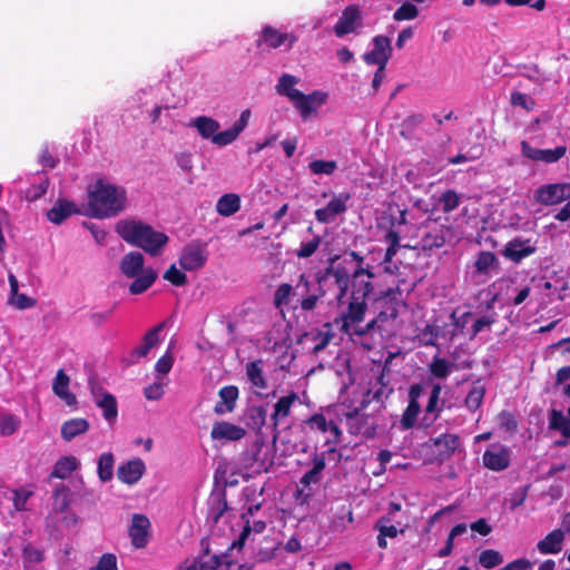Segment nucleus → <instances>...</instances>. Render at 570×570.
<instances>
[{"label": "nucleus", "instance_id": "22", "mask_svg": "<svg viewBox=\"0 0 570 570\" xmlns=\"http://www.w3.org/2000/svg\"><path fill=\"white\" fill-rule=\"evenodd\" d=\"M326 98L327 94L322 91H314L309 95H305L299 91L298 97L293 101V105L299 111L302 118L306 119L326 101Z\"/></svg>", "mask_w": 570, "mask_h": 570}, {"label": "nucleus", "instance_id": "48", "mask_svg": "<svg viewBox=\"0 0 570 570\" xmlns=\"http://www.w3.org/2000/svg\"><path fill=\"white\" fill-rule=\"evenodd\" d=\"M424 117L421 114H414L406 117L400 125V135L402 138L410 140L414 137L416 128L422 124Z\"/></svg>", "mask_w": 570, "mask_h": 570}, {"label": "nucleus", "instance_id": "27", "mask_svg": "<svg viewBox=\"0 0 570 570\" xmlns=\"http://www.w3.org/2000/svg\"><path fill=\"white\" fill-rule=\"evenodd\" d=\"M246 435L245 429L230 422H217L214 424L210 436L213 440L238 441Z\"/></svg>", "mask_w": 570, "mask_h": 570}, {"label": "nucleus", "instance_id": "4", "mask_svg": "<svg viewBox=\"0 0 570 570\" xmlns=\"http://www.w3.org/2000/svg\"><path fill=\"white\" fill-rule=\"evenodd\" d=\"M145 258L140 252H129L120 261V271L127 278H134L129 293L138 295L146 292L157 279L153 267H144Z\"/></svg>", "mask_w": 570, "mask_h": 570}, {"label": "nucleus", "instance_id": "26", "mask_svg": "<svg viewBox=\"0 0 570 570\" xmlns=\"http://www.w3.org/2000/svg\"><path fill=\"white\" fill-rule=\"evenodd\" d=\"M296 401H298L297 393L291 391L287 395L279 397L274 404V411L271 415L274 438L278 434L279 420L287 417L291 414V409Z\"/></svg>", "mask_w": 570, "mask_h": 570}, {"label": "nucleus", "instance_id": "36", "mask_svg": "<svg viewBox=\"0 0 570 570\" xmlns=\"http://www.w3.org/2000/svg\"><path fill=\"white\" fill-rule=\"evenodd\" d=\"M263 360L258 358L246 364V376L253 386L259 390L267 389V382L263 374Z\"/></svg>", "mask_w": 570, "mask_h": 570}, {"label": "nucleus", "instance_id": "29", "mask_svg": "<svg viewBox=\"0 0 570 570\" xmlns=\"http://www.w3.org/2000/svg\"><path fill=\"white\" fill-rule=\"evenodd\" d=\"M70 377L66 374L65 370L60 368L53 379L52 391L53 393L71 406L77 403L76 395L69 391Z\"/></svg>", "mask_w": 570, "mask_h": 570}, {"label": "nucleus", "instance_id": "47", "mask_svg": "<svg viewBox=\"0 0 570 570\" xmlns=\"http://www.w3.org/2000/svg\"><path fill=\"white\" fill-rule=\"evenodd\" d=\"M21 425V420L18 415L12 413H0V434L10 436L14 434Z\"/></svg>", "mask_w": 570, "mask_h": 570}, {"label": "nucleus", "instance_id": "35", "mask_svg": "<svg viewBox=\"0 0 570 570\" xmlns=\"http://www.w3.org/2000/svg\"><path fill=\"white\" fill-rule=\"evenodd\" d=\"M298 82L299 78L296 76L284 73L278 79L276 91L281 96L287 97L293 102L299 94V90L295 88Z\"/></svg>", "mask_w": 570, "mask_h": 570}, {"label": "nucleus", "instance_id": "54", "mask_svg": "<svg viewBox=\"0 0 570 570\" xmlns=\"http://www.w3.org/2000/svg\"><path fill=\"white\" fill-rule=\"evenodd\" d=\"M390 517H381L376 523L375 529L385 538L394 539L399 533H403L404 530H399L395 525L389 524L391 522Z\"/></svg>", "mask_w": 570, "mask_h": 570}, {"label": "nucleus", "instance_id": "20", "mask_svg": "<svg viewBox=\"0 0 570 570\" xmlns=\"http://www.w3.org/2000/svg\"><path fill=\"white\" fill-rule=\"evenodd\" d=\"M451 228L444 225H433L422 236L420 247L423 252H431L436 248H441L451 236Z\"/></svg>", "mask_w": 570, "mask_h": 570}, {"label": "nucleus", "instance_id": "15", "mask_svg": "<svg viewBox=\"0 0 570 570\" xmlns=\"http://www.w3.org/2000/svg\"><path fill=\"white\" fill-rule=\"evenodd\" d=\"M350 198L348 193H341L338 196H335L325 207L315 210L316 220L321 224L332 223L337 215L346 212Z\"/></svg>", "mask_w": 570, "mask_h": 570}, {"label": "nucleus", "instance_id": "52", "mask_svg": "<svg viewBox=\"0 0 570 570\" xmlns=\"http://www.w3.org/2000/svg\"><path fill=\"white\" fill-rule=\"evenodd\" d=\"M308 168L314 175H332L337 168V163L335 160L316 159L308 164Z\"/></svg>", "mask_w": 570, "mask_h": 570}, {"label": "nucleus", "instance_id": "1", "mask_svg": "<svg viewBox=\"0 0 570 570\" xmlns=\"http://www.w3.org/2000/svg\"><path fill=\"white\" fill-rule=\"evenodd\" d=\"M127 203L125 188L99 178L88 187V214L96 218H108L121 213Z\"/></svg>", "mask_w": 570, "mask_h": 570}, {"label": "nucleus", "instance_id": "34", "mask_svg": "<svg viewBox=\"0 0 570 570\" xmlns=\"http://www.w3.org/2000/svg\"><path fill=\"white\" fill-rule=\"evenodd\" d=\"M89 430V422L82 417L70 419L61 425V438L65 441H71L76 436L86 433Z\"/></svg>", "mask_w": 570, "mask_h": 570}, {"label": "nucleus", "instance_id": "46", "mask_svg": "<svg viewBox=\"0 0 570 570\" xmlns=\"http://www.w3.org/2000/svg\"><path fill=\"white\" fill-rule=\"evenodd\" d=\"M198 560L200 561V568H203V570H216L223 563L228 568L233 566V561L227 560V554H223L222 557L217 554H209L208 546L205 549V554Z\"/></svg>", "mask_w": 570, "mask_h": 570}, {"label": "nucleus", "instance_id": "3", "mask_svg": "<svg viewBox=\"0 0 570 570\" xmlns=\"http://www.w3.org/2000/svg\"><path fill=\"white\" fill-rule=\"evenodd\" d=\"M312 283L305 273L298 276L297 284L293 287L288 283L281 284L274 292L273 304L276 308H282L289 302L291 295H301L298 306L303 312H312L316 308L321 298L326 295L323 284H317L314 292H311Z\"/></svg>", "mask_w": 570, "mask_h": 570}, {"label": "nucleus", "instance_id": "57", "mask_svg": "<svg viewBox=\"0 0 570 570\" xmlns=\"http://www.w3.org/2000/svg\"><path fill=\"white\" fill-rule=\"evenodd\" d=\"M322 243V237L315 235L311 240L302 243L299 248L296 250L298 258H308L315 254Z\"/></svg>", "mask_w": 570, "mask_h": 570}, {"label": "nucleus", "instance_id": "31", "mask_svg": "<svg viewBox=\"0 0 570 570\" xmlns=\"http://www.w3.org/2000/svg\"><path fill=\"white\" fill-rule=\"evenodd\" d=\"M165 324L160 323L150 328L142 337V343L132 350L131 356L136 360L146 357L150 350L159 342V334L164 330Z\"/></svg>", "mask_w": 570, "mask_h": 570}, {"label": "nucleus", "instance_id": "13", "mask_svg": "<svg viewBox=\"0 0 570 570\" xmlns=\"http://www.w3.org/2000/svg\"><path fill=\"white\" fill-rule=\"evenodd\" d=\"M401 295L402 292L397 286L381 292L376 302L386 305V308L381 311L375 317L381 325L390 318L395 320L397 317Z\"/></svg>", "mask_w": 570, "mask_h": 570}, {"label": "nucleus", "instance_id": "63", "mask_svg": "<svg viewBox=\"0 0 570 570\" xmlns=\"http://www.w3.org/2000/svg\"><path fill=\"white\" fill-rule=\"evenodd\" d=\"M439 334L433 325L428 324L419 334V341L425 346H435Z\"/></svg>", "mask_w": 570, "mask_h": 570}, {"label": "nucleus", "instance_id": "58", "mask_svg": "<svg viewBox=\"0 0 570 570\" xmlns=\"http://www.w3.org/2000/svg\"><path fill=\"white\" fill-rule=\"evenodd\" d=\"M22 558L24 562L38 563L43 560V551L32 543H27L22 548Z\"/></svg>", "mask_w": 570, "mask_h": 570}, {"label": "nucleus", "instance_id": "14", "mask_svg": "<svg viewBox=\"0 0 570 570\" xmlns=\"http://www.w3.org/2000/svg\"><path fill=\"white\" fill-rule=\"evenodd\" d=\"M472 266L475 276L492 277L502 271L500 259L491 250L478 252Z\"/></svg>", "mask_w": 570, "mask_h": 570}, {"label": "nucleus", "instance_id": "41", "mask_svg": "<svg viewBox=\"0 0 570 570\" xmlns=\"http://www.w3.org/2000/svg\"><path fill=\"white\" fill-rule=\"evenodd\" d=\"M485 395V387L483 384H481L480 380H478L472 389L469 391L464 404L466 409L471 412H475L480 409V406L483 403V399Z\"/></svg>", "mask_w": 570, "mask_h": 570}, {"label": "nucleus", "instance_id": "6", "mask_svg": "<svg viewBox=\"0 0 570 570\" xmlns=\"http://www.w3.org/2000/svg\"><path fill=\"white\" fill-rule=\"evenodd\" d=\"M297 37L294 33L282 32L272 26H265L256 40L257 48L262 50L278 49L283 46L286 50L293 48Z\"/></svg>", "mask_w": 570, "mask_h": 570}, {"label": "nucleus", "instance_id": "60", "mask_svg": "<svg viewBox=\"0 0 570 570\" xmlns=\"http://www.w3.org/2000/svg\"><path fill=\"white\" fill-rule=\"evenodd\" d=\"M48 186V178L42 179L39 184L30 186L26 190V199L28 202H36L47 193Z\"/></svg>", "mask_w": 570, "mask_h": 570}, {"label": "nucleus", "instance_id": "45", "mask_svg": "<svg viewBox=\"0 0 570 570\" xmlns=\"http://www.w3.org/2000/svg\"><path fill=\"white\" fill-rule=\"evenodd\" d=\"M454 367L455 365L452 362L439 356H434L432 362L429 364L431 375L436 379L448 377Z\"/></svg>", "mask_w": 570, "mask_h": 570}, {"label": "nucleus", "instance_id": "43", "mask_svg": "<svg viewBox=\"0 0 570 570\" xmlns=\"http://www.w3.org/2000/svg\"><path fill=\"white\" fill-rule=\"evenodd\" d=\"M377 383L380 384V387L374 391L372 397H370L372 393L371 390H367L364 399L361 402V409H366L372 401L383 402V400L387 399L389 395L393 392V390L389 389L384 382V374L379 376Z\"/></svg>", "mask_w": 570, "mask_h": 570}, {"label": "nucleus", "instance_id": "30", "mask_svg": "<svg viewBox=\"0 0 570 570\" xmlns=\"http://www.w3.org/2000/svg\"><path fill=\"white\" fill-rule=\"evenodd\" d=\"M218 395L220 401L216 403L214 407V412L218 415H222L227 412H233L236 405V401L239 396V392L237 386L235 385H226L223 386Z\"/></svg>", "mask_w": 570, "mask_h": 570}, {"label": "nucleus", "instance_id": "38", "mask_svg": "<svg viewBox=\"0 0 570 570\" xmlns=\"http://www.w3.org/2000/svg\"><path fill=\"white\" fill-rule=\"evenodd\" d=\"M240 208V197L237 194L229 193L223 195L216 204V210L219 215L228 217L237 213Z\"/></svg>", "mask_w": 570, "mask_h": 570}, {"label": "nucleus", "instance_id": "37", "mask_svg": "<svg viewBox=\"0 0 570 570\" xmlns=\"http://www.w3.org/2000/svg\"><path fill=\"white\" fill-rule=\"evenodd\" d=\"M193 126L197 129L202 138L210 139L216 136L220 125L214 118L207 116H199L193 120Z\"/></svg>", "mask_w": 570, "mask_h": 570}, {"label": "nucleus", "instance_id": "55", "mask_svg": "<svg viewBox=\"0 0 570 570\" xmlns=\"http://www.w3.org/2000/svg\"><path fill=\"white\" fill-rule=\"evenodd\" d=\"M440 204L444 213H450L459 207L460 196L453 189L445 190L440 197Z\"/></svg>", "mask_w": 570, "mask_h": 570}, {"label": "nucleus", "instance_id": "33", "mask_svg": "<svg viewBox=\"0 0 570 570\" xmlns=\"http://www.w3.org/2000/svg\"><path fill=\"white\" fill-rule=\"evenodd\" d=\"M76 213H78V209L72 202L59 199L56 205L48 210L47 218L51 223L59 225Z\"/></svg>", "mask_w": 570, "mask_h": 570}, {"label": "nucleus", "instance_id": "32", "mask_svg": "<svg viewBox=\"0 0 570 570\" xmlns=\"http://www.w3.org/2000/svg\"><path fill=\"white\" fill-rule=\"evenodd\" d=\"M312 469L305 472L299 480V483L303 487H309L311 484H316L321 481L322 472L326 466L325 453L314 452L312 455Z\"/></svg>", "mask_w": 570, "mask_h": 570}, {"label": "nucleus", "instance_id": "28", "mask_svg": "<svg viewBox=\"0 0 570 570\" xmlns=\"http://www.w3.org/2000/svg\"><path fill=\"white\" fill-rule=\"evenodd\" d=\"M566 532L561 529H554L537 543V549L541 554H557L562 551Z\"/></svg>", "mask_w": 570, "mask_h": 570}, {"label": "nucleus", "instance_id": "21", "mask_svg": "<svg viewBox=\"0 0 570 570\" xmlns=\"http://www.w3.org/2000/svg\"><path fill=\"white\" fill-rule=\"evenodd\" d=\"M483 465L491 471H503L511 462V450L507 446L488 449L482 455Z\"/></svg>", "mask_w": 570, "mask_h": 570}, {"label": "nucleus", "instance_id": "10", "mask_svg": "<svg viewBox=\"0 0 570 570\" xmlns=\"http://www.w3.org/2000/svg\"><path fill=\"white\" fill-rule=\"evenodd\" d=\"M373 49L363 55V60L366 65L386 66L393 48L391 39L386 36H375L372 40Z\"/></svg>", "mask_w": 570, "mask_h": 570}, {"label": "nucleus", "instance_id": "56", "mask_svg": "<svg viewBox=\"0 0 570 570\" xmlns=\"http://www.w3.org/2000/svg\"><path fill=\"white\" fill-rule=\"evenodd\" d=\"M567 153L566 146H557L553 149H540L539 161L552 164L560 160Z\"/></svg>", "mask_w": 570, "mask_h": 570}, {"label": "nucleus", "instance_id": "24", "mask_svg": "<svg viewBox=\"0 0 570 570\" xmlns=\"http://www.w3.org/2000/svg\"><path fill=\"white\" fill-rule=\"evenodd\" d=\"M145 472L146 465L144 461L139 458H136L119 465L117 470V476L120 482L132 485L141 479Z\"/></svg>", "mask_w": 570, "mask_h": 570}, {"label": "nucleus", "instance_id": "2", "mask_svg": "<svg viewBox=\"0 0 570 570\" xmlns=\"http://www.w3.org/2000/svg\"><path fill=\"white\" fill-rule=\"evenodd\" d=\"M118 235L128 244L141 248L150 256H158L169 238L151 225L136 219H126L117 224Z\"/></svg>", "mask_w": 570, "mask_h": 570}, {"label": "nucleus", "instance_id": "8", "mask_svg": "<svg viewBox=\"0 0 570 570\" xmlns=\"http://www.w3.org/2000/svg\"><path fill=\"white\" fill-rule=\"evenodd\" d=\"M362 410L360 406L346 413L348 432L355 435H363L366 439H373L376 435L379 425L368 414L361 413Z\"/></svg>", "mask_w": 570, "mask_h": 570}, {"label": "nucleus", "instance_id": "12", "mask_svg": "<svg viewBox=\"0 0 570 570\" xmlns=\"http://www.w3.org/2000/svg\"><path fill=\"white\" fill-rule=\"evenodd\" d=\"M537 252L534 243L530 238L515 237L509 240L502 249L504 258L513 262L514 264L521 263L524 258L533 255Z\"/></svg>", "mask_w": 570, "mask_h": 570}, {"label": "nucleus", "instance_id": "16", "mask_svg": "<svg viewBox=\"0 0 570 570\" xmlns=\"http://www.w3.org/2000/svg\"><path fill=\"white\" fill-rule=\"evenodd\" d=\"M150 531V521L145 514L135 513L131 518V524L128 533L131 544L137 549H142L148 544Z\"/></svg>", "mask_w": 570, "mask_h": 570}, {"label": "nucleus", "instance_id": "59", "mask_svg": "<svg viewBox=\"0 0 570 570\" xmlns=\"http://www.w3.org/2000/svg\"><path fill=\"white\" fill-rule=\"evenodd\" d=\"M164 278L174 286H184L187 283V276L179 271L174 264L165 272Z\"/></svg>", "mask_w": 570, "mask_h": 570}, {"label": "nucleus", "instance_id": "18", "mask_svg": "<svg viewBox=\"0 0 570 570\" xmlns=\"http://www.w3.org/2000/svg\"><path fill=\"white\" fill-rule=\"evenodd\" d=\"M361 11L357 6H347L337 22L334 26V32L336 37L342 38L345 35L354 32L357 27L361 26Z\"/></svg>", "mask_w": 570, "mask_h": 570}, {"label": "nucleus", "instance_id": "5", "mask_svg": "<svg viewBox=\"0 0 570 570\" xmlns=\"http://www.w3.org/2000/svg\"><path fill=\"white\" fill-rule=\"evenodd\" d=\"M340 255H334L327 259V265L324 269L320 271L315 275L317 284H324L330 277L334 278V282L338 288L336 299L338 303L346 296L350 287L352 272L350 263L346 259L338 262Z\"/></svg>", "mask_w": 570, "mask_h": 570}, {"label": "nucleus", "instance_id": "19", "mask_svg": "<svg viewBox=\"0 0 570 570\" xmlns=\"http://www.w3.org/2000/svg\"><path fill=\"white\" fill-rule=\"evenodd\" d=\"M207 261L205 249L198 244H188L179 256V265L184 271H196L202 268Z\"/></svg>", "mask_w": 570, "mask_h": 570}, {"label": "nucleus", "instance_id": "23", "mask_svg": "<svg viewBox=\"0 0 570 570\" xmlns=\"http://www.w3.org/2000/svg\"><path fill=\"white\" fill-rule=\"evenodd\" d=\"M249 117H250L249 109L242 111L239 118L234 122V125L230 128H228L224 131H220V132L217 131L216 136L213 137V144H215L219 147L232 144L234 140L237 139L239 134L246 128Z\"/></svg>", "mask_w": 570, "mask_h": 570}, {"label": "nucleus", "instance_id": "61", "mask_svg": "<svg viewBox=\"0 0 570 570\" xmlns=\"http://www.w3.org/2000/svg\"><path fill=\"white\" fill-rule=\"evenodd\" d=\"M13 493V507L16 511H24L27 501L33 495V492L27 489H16Z\"/></svg>", "mask_w": 570, "mask_h": 570}, {"label": "nucleus", "instance_id": "51", "mask_svg": "<svg viewBox=\"0 0 570 570\" xmlns=\"http://www.w3.org/2000/svg\"><path fill=\"white\" fill-rule=\"evenodd\" d=\"M479 562L485 569H493L503 562V558L499 551L487 549L480 553Z\"/></svg>", "mask_w": 570, "mask_h": 570}, {"label": "nucleus", "instance_id": "7", "mask_svg": "<svg viewBox=\"0 0 570 570\" xmlns=\"http://www.w3.org/2000/svg\"><path fill=\"white\" fill-rule=\"evenodd\" d=\"M374 277L375 274L371 266H356L350 282V297L366 299L374 289Z\"/></svg>", "mask_w": 570, "mask_h": 570}, {"label": "nucleus", "instance_id": "11", "mask_svg": "<svg viewBox=\"0 0 570 570\" xmlns=\"http://www.w3.org/2000/svg\"><path fill=\"white\" fill-rule=\"evenodd\" d=\"M367 311L366 299L350 297L346 311L341 315V331L348 334L352 326L364 321Z\"/></svg>", "mask_w": 570, "mask_h": 570}, {"label": "nucleus", "instance_id": "53", "mask_svg": "<svg viewBox=\"0 0 570 570\" xmlns=\"http://www.w3.org/2000/svg\"><path fill=\"white\" fill-rule=\"evenodd\" d=\"M419 16V9L412 2L402 3L393 13L395 21L413 20Z\"/></svg>", "mask_w": 570, "mask_h": 570}, {"label": "nucleus", "instance_id": "44", "mask_svg": "<svg viewBox=\"0 0 570 570\" xmlns=\"http://www.w3.org/2000/svg\"><path fill=\"white\" fill-rule=\"evenodd\" d=\"M115 459L111 452L102 453L98 459V476L101 482H108L114 476Z\"/></svg>", "mask_w": 570, "mask_h": 570}, {"label": "nucleus", "instance_id": "40", "mask_svg": "<svg viewBox=\"0 0 570 570\" xmlns=\"http://www.w3.org/2000/svg\"><path fill=\"white\" fill-rule=\"evenodd\" d=\"M267 411L262 405H254L247 409L245 417L246 425L255 431H261L265 425Z\"/></svg>", "mask_w": 570, "mask_h": 570}, {"label": "nucleus", "instance_id": "25", "mask_svg": "<svg viewBox=\"0 0 570 570\" xmlns=\"http://www.w3.org/2000/svg\"><path fill=\"white\" fill-rule=\"evenodd\" d=\"M441 392H442L441 384H439V383L433 384L428 404L424 410L425 414L422 420V422L426 426L432 425L439 419L441 412L443 411L444 401H441Z\"/></svg>", "mask_w": 570, "mask_h": 570}, {"label": "nucleus", "instance_id": "39", "mask_svg": "<svg viewBox=\"0 0 570 570\" xmlns=\"http://www.w3.org/2000/svg\"><path fill=\"white\" fill-rule=\"evenodd\" d=\"M78 468L75 456H62L53 465L50 479H67Z\"/></svg>", "mask_w": 570, "mask_h": 570}, {"label": "nucleus", "instance_id": "42", "mask_svg": "<svg viewBox=\"0 0 570 570\" xmlns=\"http://www.w3.org/2000/svg\"><path fill=\"white\" fill-rule=\"evenodd\" d=\"M71 503V492L70 489L65 484H59L56 487L53 491V510L57 513L65 512Z\"/></svg>", "mask_w": 570, "mask_h": 570}, {"label": "nucleus", "instance_id": "49", "mask_svg": "<svg viewBox=\"0 0 570 570\" xmlns=\"http://www.w3.org/2000/svg\"><path fill=\"white\" fill-rule=\"evenodd\" d=\"M97 405L100 409H102L104 417L108 422H112L117 419V415H118L117 401L112 394H110V393L104 394L102 399L97 402Z\"/></svg>", "mask_w": 570, "mask_h": 570}, {"label": "nucleus", "instance_id": "62", "mask_svg": "<svg viewBox=\"0 0 570 570\" xmlns=\"http://www.w3.org/2000/svg\"><path fill=\"white\" fill-rule=\"evenodd\" d=\"M549 414H550V417H549V429L550 430L560 431L561 429L564 428L566 424H568L570 422V420L567 419L564 416V414L562 413V411H560V410L552 409V410H550Z\"/></svg>", "mask_w": 570, "mask_h": 570}, {"label": "nucleus", "instance_id": "9", "mask_svg": "<svg viewBox=\"0 0 570 570\" xmlns=\"http://www.w3.org/2000/svg\"><path fill=\"white\" fill-rule=\"evenodd\" d=\"M570 198V184L556 183L540 186L534 193V199L544 206L560 204Z\"/></svg>", "mask_w": 570, "mask_h": 570}, {"label": "nucleus", "instance_id": "17", "mask_svg": "<svg viewBox=\"0 0 570 570\" xmlns=\"http://www.w3.org/2000/svg\"><path fill=\"white\" fill-rule=\"evenodd\" d=\"M429 444L435 449L434 453L440 461L450 459L461 445L458 434L443 433L436 438H431Z\"/></svg>", "mask_w": 570, "mask_h": 570}, {"label": "nucleus", "instance_id": "50", "mask_svg": "<svg viewBox=\"0 0 570 570\" xmlns=\"http://www.w3.org/2000/svg\"><path fill=\"white\" fill-rule=\"evenodd\" d=\"M421 411L420 403H414V401H409L406 409L404 410L401 417V428L406 431L414 426L416 417Z\"/></svg>", "mask_w": 570, "mask_h": 570}, {"label": "nucleus", "instance_id": "64", "mask_svg": "<svg viewBox=\"0 0 570 570\" xmlns=\"http://www.w3.org/2000/svg\"><path fill=\"white\" fill-rule=\"evenodd\" d=\"M90 570H118L116 556L114 553L102 554L98 563L91 567Z\"/></svg>", "mask_w": 570, "mask_h": 570}]
</instances>
